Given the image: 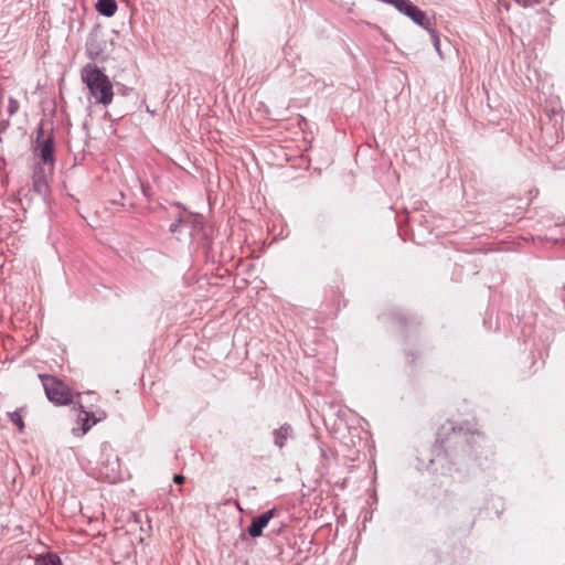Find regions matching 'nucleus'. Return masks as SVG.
<instances>
[{"label":"nucleus","mask_w":565,"mask_h":565,"mask_svg":"<svg viewBox=\"0 0 565 565\" xmlns=\"http://www.w3.org/2000/svg\"><path fill=\"white\" fill-rule=\"evenodd\" d=\"M82 78L98 103L108 105L113 102V84L96 65H86L82 71Z\"/></svg>","instance_id":"f257e3e1"},{"label":"nucleus","mask_w":565,"mask_h":565,"mask_svg":"<svg viewBox=\"0 0 565 565\" xmlns=\"http://www.w3.org/2000/svg\"><path fill=\"white\" fill-rule=\"evenodd\" d=\"M47 399L56 406H66L73 403V391L67 384L54 375L39 374Z\"/></svg>","instance_id":"f03ea898"},{"label":"nucleus","mask_w":565,"mask_h":565,"mask_svg":"<svg viewBox=\"0 0 565 565\" xmlns=\"http://www.w3.org/2000/svg\"><path fill=\"white\" fill-rule=\"evenodd\" d=\"M98 473L100 478L111 483L120 479V461L109 445H104L100 449Z\"/></svg>","instance_id":"7ed1b4c3"},{"label":"nucleus","mask_w":565,"mask_h":565,"mask_svg":"<svg viewBox=\"0 0 565 565\" xmlns=\"http://www.w3.org/2000/svg\"><path fill=\"white\" fill-rule=\"evenodd\" d=\"M391 4L394 6L399 12L411 18L416 24L427 30L430 28V21L426 13L413 4L409 0H393Z\"/></svg>","instance_id":"20e7f679"},{"label":"nucleus","mask_w":565,"mask_h":565,"mask_svg":"<svg viewBox=\"0 0 565 565\" xmlns=\"http://www.w3.org/2000/svg\"><path fill=\"white\" fill-rule=\"evenodd\" d=\"M52 172H49V168L36 167L32 178L33 190L41 195H44L49 191V177Z\"/></svg>","instance_id":"39448f33"},{"label":"nucleus","mask_w":565,"mask_h":565,"mask_svg":"<svg viewBox=\"0 0 565 565\" xmlns=\"http://www.w3.org/2000/svg\"><path fill=\"white\" fill-rule=\"evenodd\" d=\"M276 515V510L271 509L267 512L263 513L258 518L254 519L250 526L248 527V533L252 537H258L263 534V529L266 527L269 521Z\"/></svg>","instance_id":"423d86ee"},{"label":"nucleus","mask_w":565,"mask_h":565,"mask_svg":"<svg viewBox=\"0 0 565 565\" xmlns=\"http://www.w3.org/2000/svg\"><path fill=\"white\" fill-rule=\"evenodd\" d=\"M40 158H41L42 164H40L39 167L49 168V172H53L54 145L51 139H46L40 146Z\"/></svg>","instance_id":"0eeeda50"},{"label":"nucleus","mask_w":565,"mask_h":565,"mask_svg":"<svg viewBox=\"0 0 565 565\" xmlns=\"http://www.w3.org/2000/svg\"><path fill=\"white\" fill-rule=\"evenodd\" d=\"M96 10L105 17H113L117 11V3L115 0H98Z\"/></svg>","instance_id":"6e6552de"},{"label":"nucleus","mask_w":565,"mask_h":565,"mask_svg":"<svg viewBox=\"0 0 565 565\" xmlns=\"http://www.w3.org/2000/svg\"><path fill=\"white\" fill-rule=\"evenodd\" d=\"M26 413V407L23 406L12 413L9 414L10 420L18 427L19 431L24 430V422L23 416Z\"/></svg>","instance_id":"1a4fd4ad"},{"label":"nucleus","mask_w":565,"mask_h":565,"mask_svg":"<svg viewBox=\"0 0 565 565\" xmlns=\"http://www.w3.org/2000/svg\"><path fill=\"white\" fill-rule=\"evenodd\" d=\"M35 565H62V563L56 555L47 554L45 556L38 557Z\"/></svg>","instance_id":"9d476101"},{"label":"nucleus","mask_w":565,"mask_h":565,"mask_svg":"<svg viewBox=\"0 0 565 565\" xmlns=\"http://www.w3.org/2000/svg\"><path fill=\"white\" fill-rule=\"evenodd\" d=\"M287 435H288V429L287 428H279L275 431V444L278 446V447H284L285 445V441L287 439Z\"/></svg>","instance_id":"9b49d317"},{"label":"nucleus","mask_w":565,"mask_h":565,"mask_svg":"<svg viewBox=\"0 0 565 565\" xmlns=\"http://www.w3.org/2000/svg\"><path fill=\"white\" fill-rule=\"evenodd\" d=\"M79 419L83 420V428H82V435L86 434L88 429L90 428V425L88 424L89 414L86 411H81L78 415Z\"/></svg>","instance_id":"f8f14e48"},{"label":"nucleus","mask_w":565,"mask_h":565,"mask_svg":"<svg viewBox=\"0 0 565 565\" xmlns=\"http://www.w3.org/2000/svg\"><path fill=\"white\" fill-rule=\"evenodd\" d=\"M19 107H20V104L17 99H14V98L9 99L8 111L10 115L15 114L18 111Z\"/></svg>","instance_id":"ddd939ff"},{"label":"nucleus","mask_w":565,"mask_h":565,"mask_svg":"<svg viewBox=\"0 0 565 565\" xmlns=\"http://www.w3.org/2000/svg\"><path fill=\"white\" fill-rule=\"evenodd\" d=\"M185 478L182 475H175L173 477V481L178 484H182L184 482Z\"/></svg>","instance_id":"4468645a"}]
</instances>
